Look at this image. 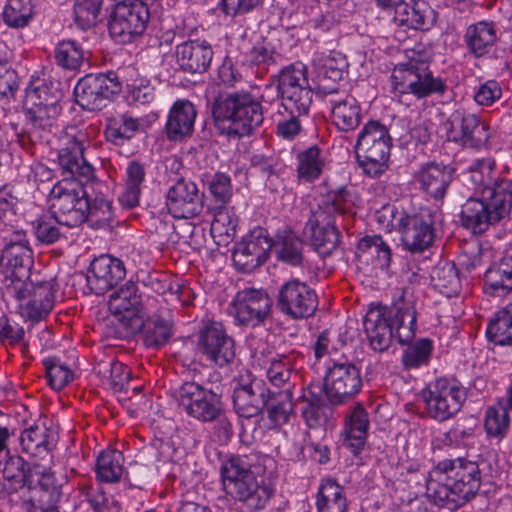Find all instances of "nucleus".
<instances>
[{"mask_svg":"<svg viewBox=\"0 0 512 512\" xmlns=\"http://www.w3.org/2000/svg\"><path fill=\"white\" fill-rule=\"evenodd\" d=\"M275 460L259 452L230 454L221 460L220 482L226 494L250 511L266 507L275 493Z\"/></svg>","mask_w":512,"mask_h":512,"instance_id":"f257e3e1","label":"nucleus"},{"mask_svg":"<svg viewBox=\"0 0 512 512\" xmlns=\"http://www.w3.org/2000/svg\"><path fill=\"white\" fill-rule=\"evenodd\" d=\"M481 471L476 461L464 457L439 461L426 479V495L450 511L463 506L478 493Z\"/></svg>","mask_w":512,"mask_h":512,"instance_id":"f03ea898","label":"nucleus"},{"mask_svg":"<svg viewBox=\"0 0 512 512\" xmlns=\"http://www.w3.org/2000/svg\"><path fill=\"white\" fill-rule=\"evenodd\" d=\"M214 126L229 139L251 136L263 124V107L248 91L220 95L212 109Z\"/></svg>","mask_w":512,"mask_h":512,"instance_id":"7ed1b4c3","label":"nucleus"},{"mask_svg":"<svg viewBox=\"0 0 512 512\" xmlns=\"http://www.w3.org/2000/svg\"><path fill=\"white\" fill-rule=\"evenodd\" d=\"M431 53L421 45L407 50L405 60L397 63L391 74L393 91L411 94L417 99L432 95H443L447 90L446 81L434 76L430 70Z\"/></svg>","mask_w":512,"mask_h":512,"instance_id":"20e7f679","label":"nucleus"},{"mask_svg":"<svg viewBox=\"0 0 512 512\" xmlns=\"http://www.w3.org/2000/svg\"><path fill=\"white\" fill-rule=\"evenodd\" d=\"M389 214L390 225L400 233L405 250L421 253L429 249L435 240V223L437 211L429 207H421L417 212L399 211L395 206L383 207V217Z\"/></svg>","mask_w":512,"mask_h":512,"instance_id":"39448f33","label":"nucleus"},{"mask_svg":"<svg viewBox=\"0 0 512 512\" xmlns=\"http://www.w3.org/2000/svg\"><path fill=\"white\" fill-rule=\"evenodd\" d=\"M392 146L389 129L379 120L363 125L357 135L355 155L365 175L378 178L388 170Z\"/></svg>","mask_w":512,"mask_h":512,"instance_id":"423d86ee","label":"nucleus"},{"mask_svg":"<svg viewBox=\"0 0 512 512\" xmlns=\"http://www.w3.org/2000/svg\"><path fill=\"white\" fill-rule=\"evenodd\" d=\"M421 396L428 416L437 422H445L460 412L467 391L457 379L439 377L426 384Z\"/></svg>","mask_w":512,"mask_h":512,"instance_id":"0eeeda50","label":"nucleus"},{"mask_svg":"<svg viewBox=\"0 0 512 512\" xmlns=\"http://www.w3.org/2000/svg\"><path fill=\"white\" fill-rule=\"evenodd\" d=\"M363 388L362 369L352 361L329 360L323 378V392L331 406L353 400Z\"/></svg>","mask_w":512,"mask_h":512,"instance_id":"6e6552de","label":"nucleus"},{"mask_svg":"<svg viewBox=\"0 0 512 512\" xmlns=\"http://www.w3.org/2000/svg\"><path fill=\"white\" fill-rule=\"evenodd\" d=\"M76 177L58 181L51 190L53 212L68 228L80 226L89 216L87 186Z\"/></svg>","mask_w":512,"mask_h":512,"instance_id":"1a4fd4ad","label":"nucleus"},{"mask_svg":"<svg viewBox=\"0 0 512 512\" xmlns=\"http://www.w3.org/2000/svg\"><path fill=\"white\" fill-rule=\"evenodd\" d=\"M149 19L148 5L133 0H119L110 12L109 34L118 43H132L144 34Z\"/></svg>","mask_w":512,"mask_h":512,"instance_id":"9d476101","label":"nucleus"},{"mask_svg":"<svg viewBox=\"0 0 512 512\" xmlns=\"http://www.w3.org/2000/svg\"><path fill=\"white\" fill-rule=\"evenodd\" d=\"M90 145V138L85 129L69 126L58 136L59 164L72 176L89 179L93 175V167L84 157V151Z\"/></svg>","mask_w":512,"mask_h":512,"instance_id":"9b49d317","label":"nucleus"},{"mask_svg":"<svg viewBox=\"0 0 512 512\" xmlns=\"http://www.w3.org/2000/svg\"><path fill=\"white\" fill-rule=\"evenodd\" d=\"M179 407L191 418L213 422L224 412L221 396L196 382H185L177 391Z\"/></svg>","mask_w":512,"mask_h":512,"instance_id":"f8f14e48","label":"nucleus"},{"mask_svg":"<svg viewBox=\"0 0 512 512\" xmlns=\"http://www.w3.org/2000/svg\"><path fill=\"white\" fill-rule=\"evenodd\" d=\"M318 295L306 282L292 278L284 282L276 295V308L284 316L300 320L313 316L318 308Z\"/></svg>","mask_w":512,"mask_h":512,"instance_id":"ddd939ff","label":"nucleus"},{"mask_svg":"<svg viewBox=\"0 0 512 512\" xmlns=\"http://www.w3.org/2000/svg\"><path fill=\"white\" fill-rule=\"evenodd\" d=\"M119 75L113 71L107 74H87L74 88L76 103L87 111L101 110L105 102L120 92Z\"/></svg>","mask_w":512,"mask_h":512,"instance_id":"4468645a","label":"nucleus"},{"mask_svg":"<svg viewBox=\"0 0 512 512\" xmlns=\"http://www.w3.org/2000/svg\"><path fill=\"white\" fill-rule=\"evenodd\" d=\"M29 497L24 501L26 512H54L62 499V483L50 468L41 467L29 476Z\"/></svg>","mask_w":512,"mask_h":512,"instance_id":"2eb2a0df","label":"nucleus"},{"mask_svg":"<svg viewBox=\"0 0 512 512\" xmlns=\"http://www.w3.org/2000/svg\"><path fill=\"white\" fill-rule=\"evenodd\" d=\"M165 207L175 219H194L203 212L204 193L194 181L180 178L168 188Z\"/></svg>","mask_w":512,"mask_h":512,"instance_id":"dca6fc26","label":"nucleus"},{"mask_svg":"<svg viewBox=\"0 0 512 512\" xmlns=\"http://www.w3.org/2000/svg\"><path fill=\"white\" fill-rule=\"evenodd\" d=\"M271 247L268 231L260 226L255 227L235 245L232 259L236 269L244 273L252 272L267 261Z\"/></svg>","mask_w":512,"mask_h":512,"instance_id":"f3484780","label":"nucleus"},{"mask_svg":"<svg viewBox=\"0 0 512 512\" xmlns=\"http://www.w3.org/2000/svg\"><path fill=\"white\" fill-rule=\"evenodd\" d=\"M271 304L266 291L246 288L236 293L231 303L230 313L238 325L256 327L268 316Z\"/></svg>","mask_w":512,"mask_h":512,"instance_id":"a211bd4d","label":"nucleus"},{"mask_svg":"<svg viewBox=\"0 0 512 512\" xmlns=\"http://www.w3.org/2000/svg\"><path fill=\"white\" fill-rule=\"evenodd\" d=\"M44 87H38L33 92L39 99L33 102L27 109L26 116L30 124L29 135L33 141L49 142V136L56 128V120L60 114V106L54 96H48L41 100V93H45Z\"/></svg>","mask_w":512,"mask_h":512,"instance_id":"6ab92c4d","label":"nucleus"},{"mask_svg":"<svg viewBox=\"0 0 512 512\" xmlns=\"http://www.w3.org/2000/svg\"><path fill=\"white\" fill-rule=\"evenodd\" d=\"M109 305L114 316L124 327L132 331L140 329L143 306L136 283L128 281L116 290L111 295Z\"/></svg>","mask_w":512,"mask_h":512,"instance_id":"aec40b11","label":"nucleus"},{"mask_svg":"<svg viewBox=\"0 0 512 512\" xmlns=\"http://www.w3.org/2000/svg\"><path fill=\"white\" fill-rule=\"evenodd\" d=\"M125 275L126 268L121 259L102 254L90 263L87 283L96 295H103L116 287Z\"/></svg>","mask_w":512,"mask_h":512,"instance_id":"412c9836","label":"nucleus"},{"mask_svg":"<svg viewBox=\"0 0 512 512\" xmlns=\"http://www.w3.org/2000/svg\"><path fill=\"white\" fill-rule=\"evenodd\" d=\"M199 349L210 362L220 367L227 365L235 357L234 341L219 322H212L202 330Z\"/></svg>","mask_w":512,"mask_h":512,"instance_id":"4be33fe9","label":"nucleus"},{"mask_svg":"<svg viewBox=\"0 0 512 512\" xmlns=\"http://www.w3.org/2000/svg\"><path fill=\"white\" fill-rule=\"evenodd\" d=\"M389 307L381 303H371L363 319V327L369 345L375 352H385L393 340Z\"/></svg>","mask_w":512,"mask_h":512,"instance_id":"5701e85b","label":"nucleus"},{"mask_svg":"<svg viewBox=\"0 0 512 512\" xmlns=\"http://www.w3.org/2000/svg\"><path fill=\"white\" fill-rule=\"evenodd\" d=\"M454 172V168L449 164L429 161L421 165L413 179L424 193L435 200H440L445 197Z\"/></svg>","mask_w":512,"mask_h":512,"instance_id":"b1692460","label":"nucleus"},{"mask_svg":"<svg viewBox=\"0 0 512 512\" xmlns=\"http://www.w3.org/2000/svg\"><path fill=\"white\" fill-rule=\"evenodd\" d=\"M213 49L206 40L189 39L175 46V58L184 73L201 74L208 70L213 58Z\"/></svg>","mask_w":512,"mask_h":512,"instance_id":"393cba45","label":"nucleus"},{"mask_svg":"<svg viewBox=\"0 0 512 512\" xmlns=\"http://www.w3.org/2000/svg\"><path fill=\"white\" fill-rule=\"evenodd\" d=\"M21 451L31 458L44 460L52 457L57 444V435L44 422L36 421L24 428L19 435Z\"/></svg>","mask_w":512,"mask_h":512,"instance_id":"a878e982","label":"nucleus"},{"mask_svg":"<svg viewBox=\"0 0 512 512\" xmlns=\"http://www.w3.org/2000/svg\"><path fill=\"white\" fill-rule=\"evenodd\" d=\"M502 217L482 195V198H469L463 205L460 213L461 225L473 234H482L498 223Z\"/></svg>","mask_w":512,"mask_h":512,"instance_id":"bb28decb","label":"nucleus"},{"mask_svg":"<svg viewBox=\"0 0 512 512\" xmlns=\"http://www.w3.org/2000/svg\"><path fill=\"white\" fill-rule=\"evenodd\" d=\"M146 174V163L138 159L127 161L121 177V191L118 195V201L123 208L132 209L139 205Z\"/></svg>","mask_w":512,"mask_h":512,"instance_id":"cd10ccee","label":"nucleus"},{"mask_svg":"<svg viewBox=\"0 0 512 512\" xmlns=\"http://www.w3.org/2000/svg\"><path fill=\"white\" fill-rule=\"evenodd\" d=\"M394 22L402 27L427 31L436 22V12L424 0H405L397 9Z\"/></svg>","mask_w":512,"mask_h":512,"instance_id":"c85d7f7f","label":"nucleus"},{"mask_svg":"<svg viewBox=\"0 0 512 512\" xmlns=\"http://www.w3.org/2000/svg\"><path fill=\"white\" fill-rule=\"evenodd\" d=\"M299 182L313 183L320 179L329 165L325 150L317 144L299 150L295 155Z\"/></svg>","mask_w":512,"mask_h":512,"instance_id":"c756f323","label":"nucleus"},{"mask_svg":"<svg viewBox=\"0 0 512 512\" xmlns=\"http://www.w3.org/2000/svg\"><path fill=\"white\" fill-rule=\"evenodd\" d=\"M368 412L361 403L355 404L345 418L343 428V444L357 455L363 449L367 441L369 429Z\"/></svg>","mask_w":512,"mask_h":512,"instance_id":"7c9ffc66","label":"nucleus"},{"mask_svg":"<svg viewBox=\"0 0 512 512\" xmlns=\"http://www.w3.org/2000/svg\"><path fill=\"white\" fill-rule=\"evenodd\" d=\"M389 314L393 339L402 346L413 341L417 328V311L414 303L401 299L393 307H389Z\"/></svg>","mask_w":512,"mask_h":512,"instance_id":"2f4dec72","label":"nucleus"},{"mask_svg":"<svg viewBox=\"0 0 512 512\" xmlns=\"http://www.w3.org/2000/svg\"><path fill=\"white\" fill-rule=\"evenodd\" d=\"M232 398L235 412L246 419L258 418L266 404L264 388L257 381L235 387Z\"/></svg>","mask_w":512,"mask_h":512,"instance_id":"473e14b6","label":"nucleus"},{"mask_svg":"<svg viewBox=\"0 0 512 512\" xmlns=\"http://www.w3.org/2000/svg\"><path fill=\"white\" fill-rule=\"evenodd\" d=\"M197 111L189 100H177L171 107L165 125L166 135L170 141H182L192 134Z\"/></svg>","mask_w":512,"mask_h":512,"instance_id":"72a5a7b5","label":"nucleus"},{"mask_svg":"<svg viewBox=\"0 0 512 512\" xmlns=\"http://www.w3.org/2000/svg\"><path fill=\"white\" fill-rule=\"evenodd\" d=\"M355 193L344 186L329 190L322 196L317 209L311 214L316 215L320 220H336L337 216L354 214Z\"/></svg>","mask_w":512,"mask_h":512,"instance_id":"f704fd0d","label":"nucleus"},{"mask_svg":"<svg viewBox=\"0 0 512 512\" xmlns=\"http://www.w3.org/2000/svg\"><path fill=\"white\" fill-rule=\"evenodd\" d=\"M498 40L495 23L492 21H478L469 25L464 34V42L468 51L480 58L490 54Z\"/></svg>","mask_w":512,"mask_h":512,"instance_id":"c9c22d12","label":"nucleus"},{"mask_svg":"<svg viewBox=\"0 0 512 512\" xmlns=\"http://www.w3.org/2000/svg\"><path fill=\"white\" fill-rule=\"evenodd\" d=\"M331 118L338 130L354 131L362 121V108L359 101L350 94L329 99Z\"/></svg>","mask_w":512,"mask_h":512,"instance_id":"e433bc0d","label":"nucleus"},{"mask_svg":"<svg viewBox=\"0 0 512 512\" xmlns=\"http://www.w3.org/2000/svg\"><path fill=\"white\" fill-rule=\"evenodd\" d=\"M485 291L503 296L512 292V249H507L485 271Z\"/></svg>","mask_w":512,"mask_h":512,"instance_id":"4c0bfd02","label":"nucleus"},{"mask_svg":"<svg viewBox=\"0 0 512 512\" xmlns=\"http://www.w3.org/2000/svg\"><path fill=\"white\" fill-rule=\"evenodd\" d=\"M305 231L310 234L313 246L322 257L331 255L338 246L340 234L334 220L322 221L311 214Z\"/></svg>","mask_w":512,"mask_h":512,"instance_id":"58836bf2","label":"nucleus"},{"mask_svg":"<svg viewBox=\"0 0 512 512\" xmlns=\"http://www.w3.org/2000/svg\"><path fill=\"white\" fill-rule=\"evenodd\" d=\"M142 119L130 113H115L106 118L105 139L116 146H123L139 132Z\"/></svg>","mask_w":512,"mask_h":512,"instance_id":"ea45409f","label":"nucleus"},{"mask_svg":"<svg viewBox=\"0 0 512 512\" xmlns=\"http://www.w3.org/2000/svg\"><path fill=\"white\" fill-rule=\"evenodd\" d=\"M347 67V59L340 52H331L325 57L318 68L319 92L323 95L337 94V83L343 79Z\"/></svg>","mask_w":512,"mask_h":512,"instance_id":"a19ab883","label":"nucleus"},{"mask_svg":"<svg viewBox=\"0 0 512 512\" xmlns=\"http://www.w3.org/2000/svg\"><path fill=\"white\" fill-rule=\"evenodd\" d=\"M317 512H348L346 489L332 477L323 478L316 494Z\"/></svg>","mask_w":512,"mask_h":512,"instance_id":"79ce46f5","label":"nucleus"},{"mask_svg":"<svg viewBox=\"0 0 512 512\" xmlns=\"http://www.w3.org/2000/svg\"><path fill=\"white\" fill-rule=\"evenodd\" d=\"M54 285L51 281H41L33 285L31 298L25 305L20 304L24 316L30 320H40L53 308Z\"/></svg>","mask_w":512,"mask_h":512,"instance_id":"37998d69","label":"nucleus"},{"mask_svg":"<svg viewBox=\"0 0 512 512\" xmlns=\"http://www.w3.org/2000/svg\"><path fill=\"white\" fill-rule=\"evenodd\" d=\"M53 56L55 64L69 72H79L88 60L82 44L72 39L59 41L54 47Z\"/></svg>","mask_w":512,"mask_h":512,"instance_id":"c03bdc74","label":"nucleus"},{"mask_svg":"<svg viewBox=\"0 0 512 512\" xmlns=\"http://www.w3.org/2000/svg\"><path fill=\"white\" fill-rule=\"evenodd\" d=\"M264 369L266 378L272 386L283 388L284 393L291 392V387L294 386L291 380L298 375L289 356L276 355L267 361Z\"/></svg>","mask_w":512,"mask_h":512,"instance_id":"a18cd8bd","label":"nucleus"},{"mask_svg":"<svg viewBox=\"0 0 512 512\" xmlns=\"http://www.w3.org/2000/svg\"><path fill=\"white\" fill-rule=\"evenodd\" d=\"M141 327L143 330V342L146 347L160 348L168 343L172 336V324L170 320L162 315L154 314L144 319L141 316Z\"/></svg>","mask_w":512,"mask_h":512,"instance_id":"49530a36","label":"nucleus"},{"mask_svg":"<svg viewBox=\"0 0 512 512\" xmlns=\"http://www.w3.org/2000/svg\"><path fill=\"white\" fill-rule=\"evenodd\" d=\"M301 399L303 403L301 412L306 424L310 428L325 425L330 413V404L327 399L311 389L304 390Z\"/></svg>","mask_w":512,"mask_h":512,"instance_id":"de8ad7c7","label":"nucleus"},{"mask_svg":"<svg viewBox=\"0 0 512 512\" xmlns=\"http://www.w3.org/2000/svg\"><path fill=\"white\" fill-rule=\"evenodd\" d=\"M120 77L126 82L129 97L133 102L147 104L154 99V88L150 80L140 76L135 66L128 65L120 69Z\"/></svg>","mask_w":512,"mask_h":512,"instance_id":"09e8293b","label":"nucleus"},{"mask_svg":"<svg viewBox=\"0 0 512 512\" xmlns=\"http://www.w3.org/2000/svg\"><path fill=\"white\" fill-rule=\"evenodd\" d=\"M402 351L401 364L405 370H416L430 364L434 351V341L428 337L419 338L405 344Z\"/></svg>","mask_w":512,"mask_h":512,"instance_id":"8fccbe9b","label":"nucleus"},{"mask_svg":"<svg viewBox=\"0 0 512 512\" xmlns=\"http://www.w3.org/2000/svg\"><path fill=\"white\" fill-rule=\"evenodd\" d=\"M123 454L115 449L101 452L96 462V477L100 482L115 483L121 479L124 471Z\"/></svg>","mask_w":512,"mask_h":512,"instance_id":"3c124183","label":"nucleus"},{"mask_svg":"<svg viewBox=\"0 0 512 512\" xmlns=\"http://www.w3.org/2000/svg\"><path fill=\"white\" fill-rule=\"evenodd\" d=\"M482 195L502 219L505 218L512 209V179H497L493 186L483 188Z\"/></svg>","mask_w":512,"mask_h":512,"instance_id":"603ef678","label":"nucleus"},{"mask_svg":"<svg viewBox=\"0 0 512 512\" xmlns=\"http://www.w3.org/2000/svg\"><path fill=\"white\" fill-rule=\"evenodd\" d=\"M490 137L489 125L479 115L472 113L459 146L480 151L488 147Z\"/></svg>","mask_w":512,"mask_h":512,"instance_id":"864d4df0","label":"nucleus"},{"mask_svg":"<svg viewBox=\"0 0 512 512\" xmlns=\"http://www.w3.org/2000/svg\"><path fill=\"white\" fill-rule=\"evenodd\" d=\"M32 0H7L3 11V22L10 28L23 29L33 19Z\"/></svg>","mask_w":512,"mask_h":512,"instance_id":"5fc2aeb1","label":"nucleus"},{"mask_svg":"<svg viewBox=\"0 0 512 512\" xmlns=\"http://www.w3.org/2000/svg\"><path fill=\"white\" fill-rule=\"evenodd\" d=\"M431 281L435 289L441 294L451 297L460 290V279L457 269L452 263L436 266L431 273Z\"/></svg>","mask_w":512,"mask_h":512,"instance_id":"6e6d98bb","label":"nucleus"},{"mask_svg":"<svg viewBox=\"0 0 512 512\" xmlns=\"http://www.w3.org/2000/svg\"><path fill=\"white\" fill-rule=\"evenodd\" d=\"M281 106L285 112L296 115H307L312 104L313 91L310 86L306 88L291 89L278 92Z\"/></svg>","mask_w":512,"mask_h":512,"instance_id":"4d7b16f0","label":"nucleus"},{"mask_svg":"<svg viewBox=\"0 0 512 512\" xmlns=\"http://www.w3.org/2000/svg\"><path fill=\"white\" fill-rule=\"evenodd\" d=\"M310 86L307 77V67L296 61L282 68L277 75V92Z\"/></svg>","mask_w":512,"mask_h":512,"instance_id":"13d9d810","label":"nucleus"},{"mask_svg":"<svg viewBox=\"0 0 512 512\" xmlns=\"http://www.w3.org/2000/svg\"><path fill=\"white\" fill-rule=\"evenodd\" d=\"M36 239L45 245L57 242L61 236V226L64 222L54 212L52 214H43L33 223Z\"/></svg>","mask_w":512,"mask_h":512,"instance_id":"bf43d9fd","label":"nucleus"},{"mask_svg":"<svg viewBox=\"0 0 512 512\" xmlns=\"http://www.w3.org/2000/svg\"><path fill=\"white\" fill-rule=\"evenodd\" d=\"M104 0H74L73 14L76 25L87 30L97 24Z\"/></svg>","mask_w":512,"mask_h":512,"instance_id":"052dcab7","label":"nucleus"},{"mask_svg":"<svg viewBox=\"0 0 512 512\" xmlns=\"http://www.w3.org/2000/svg\"><path fill=\"white\" fill-rule=\"evenodd\" d=\"M204 184L216 205L228 204L231 201L233 185L230 175L224 172H215L206 177Z\"/></svg>","mask_w":512,"mask_h":512,"instance_id":"680f3d73","label":"nucleus"},{"mask_svg":"<svg viewBox=\"0 0 512 512\" xmlns=\"http://www.w3.org/2000/svg\"><path fill=\"white\" fill-rule=\"evenodd\" d=\"M293 413L292 392L282 393L272 399L267 407L268 428L276 429L287 424Z\"/></svg>","mask_w":512,"mask_h":512,"instance_id":"e2e57ef3","label":"nucleus"},{"mask_svg":"<svg viewBox=\"0 0 512 512\" xmlns=\"http://www.w3.org/2000/svg\"><path fill=\"white\" fill-rule=\"evenodd\" d=\"M511 326L512 302L494 313L486 328L487 339L496 345L502 344V338L505 337Z\"/></svg>","mask_w":512,"mask_h":512,"instance_id":"0e129e2a","label":"nucleus"},{"mask_svg":"<svg viewBox=\"0 0 512 512\" xmlns=\"http://www.w3.org/2000/svg\"><path fill=\"white\" fill-rule=\"evenodd\" d=\"M509 413L502 406L488 407L485 412L484 427L489 437L502 439L509 429Z\"/></svg>","mask_w":512,"mask_h":512,"instance_id":"69168bd1","label":"nucleus"},{"mask_svg":"<svg viewBox=\"0 0 512 512\" xmlns=\"http://www.w3.org/2000/svg\"><path fill=\"white\" fill-rule=\"evenodd\" d=\"M49 385L54 390H61L73 378L72 370L59 358L50 357L43 360Z\"/></svg>","mask_w":512,"mask_h":512,"instance_id":"338daca9","label":"nucleus"},{"mask_svg":"<svg viewBox=\"0 0 512 512\" xmlns=\"http://www.w3.org/2000/svg\"><path fill=\"white\" fill-rule=\"evenodd\" d=\"M82 495L95 512H119L121 510L119 502L107 495L102 487H84Z\"/></svg>","mask_w":512,"mask_h":512,"instance_id":"774afa93","label":"nucleus"}]
</instances>
